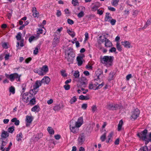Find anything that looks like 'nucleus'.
<instances>
[{"mask_svg": "<svg viewBox=\"0 0 151 151\" xmlns=\"http://www.w3.org/2000/svg\"><path fill=\"white\" fill-rule=\"evenodd\" d=\"M75 57V54L73 48L69 47L66 50L65 57L68 62H73Z\"/></svg>", "mask_w": 151, "mask_h": 151, "instance_id": "1", "label": "nucleus"}, {"mask_svg": "<svg viewBox=\"0 0 151 151\" xmlns=\"http://www.w3.org/2000/svg\"><path fill=\"white\" fill-rule=\"evenodd\" d=\"M114 58L113 56H104L101 58V61L106 66L110 67L113 65Z\"/></svg>", "mask_w": 151, "mask_h": 151, "instance_id": "2", "label": "nucleus"}, {"mask_svg": "<svg viewBox=\"0 0 151 151\" xmlns=\"http://www.w3.org/2000/svg\"><path fill=\"white\" fill-rule=\"evenodd\" d=\"M48 66L45 65L38 69L35 70L34 72L37 73L40 76H43L45 75L48 72Z\"/></svg>", "mask_w": 151, "mask_h": 151, "instance_id": "3", "label": "nucleus"}, {"mask_svg": "<svg viewBox=\"0 0 151 151\" xmlns=\"http://www.w3.org/2000/svg\"><path fill=\"white\" fill-rule=\"evenodd\" d=\"M147 132V131L146 129H145L141 132L138 133L137 134V136L140 139L147 142L148 139Z\"/></svg>", "mask_w": 151, "mask_h": 151, "instance_id": "4", "label": "nucleus"}, {"mask_svg": "<svg viewBox=\"0 0 151 151\" xmlns=\"http://www.w3.org/2000/svg\"><path fill=\"white\" fill-rule=\"evenodd\" d=\"M50 79L47 76H45L41 81H37L35 83V85H41V84H49Z\"/></svg>", "mask_w": 151, "mask_h": 151, "instance_id": "5", "label": "nucleus"}, {"mask_svg": "<svg viewBox=\"0 0 151 151\" xmlns=\"http://www.w3.org/2000/svg\"><path fill=\"white\" fill-rule=\"evenodd\" d=\"M79 127H77L75 125L74 121L71 120L70 122V129L72 132L74 133H77L79 130Z\"/></svg>", "mask_w": 151, "mask_h": 151, "instance_id": "6", "label": "nucleus"}, {"mask_svg": "<svg viewBox=\"0 0 151 151\" xmlns=\"http://www.w3.org/2000/svg\"><path fill=\"white\" fill-rule=\"evenodd\" d=\"M21 99L24 102H28L31 98V95L28 93H22Z\"/></svg>", "mask_w": 151, "mask_h": 151, "instance_id": "7", "label": "nucleus"}, {"mask_svg": "<svg viewBox=\"0 0 151 151\" xmlns=\"http://www.w3.org/2000/svg\"><path fill=\"white\" fill-rule=\"evenodd\" d=\"M98 71H97L96 72V75L94 77V81H96V83H100L101 81V75L99 73H98ZM104 84H103L102 83L101 84L97 83V85H103Z\"/></svg>", "mask_w": 151, "mask_h": 151, "instance_id": "8", "label": "nucleus"}, {"mask_svg": "<svg viewBox=\"0 0 151 151\" xmlns=\"http://www.w3.org/2000/svg\"><path fill=\"white\" fill-rule=\"evenodd\" d=\"M21 75H19L17 73H14L11 74V81H13L15 79L17 81H20Z\"/></svg>", "mask_w": 151, "mask_h": 151, "instance_id": "9", "label": "nucleus"}, {"mask_svg": "<svg viewBox=\"0 0 151 151\" xmlns=\"http://www.w3.org/2000/svg\"><path fill=\"white\" fill-rule=\"evenodd\" d=\"M33 119V117L31 115H27L26 116V126L27 127H29Z\"/></svg>", "mask_w": 151, "mask_h": 151, "instance_id": "10", "label": "nucleus"}, {"mask_svg": "<svg viewBox=\"0 0 151 151\" xmlns=\"http://www.w3.org/2000/svg\"><path fill=\"white\" fill-rule=\"evenodd\" d=\"M54 37L52 43V46L53 47H55L60 42V37L57 36L56 35H54Z\"/></svg>", "mask_w": 151, "mask_h": 151, "instance_id": "11", "label": "nucleus"}, {"mask_svg": "<svg viewBox=\"0 0 151 151\" xmlns=\"http://www.w3.org/2000/svg\"><path fill=\"white\" fill-rule=\"evenodd\" d=\"M39 86H32L31 87L30 93L32 95L35 94L39 90Z\"/></svg>", "mask_w": 151, "mask_h": 151, "instance_id": "12", "label": "nucleus"}, {"mask_svg": "<svg viewBox=\"0 0 151 151\" xmlns=\"http://www.w3.org/2000/svg\"><path fill=\"white\" fill-rule=\"evenodd\" d=\"M139 114V109H137L134 111L131 115L132 119H135L138 116Z\"/></svg>", "mask_w": 151, "mask_h": 151, "instance_id": "13", "label": "nucleus"}, {"mask_svg": "<svg viewBox=\"0 0 151 151\" xmlns=\"http://www.w3.org/2000/svg\"><path fill=\"white\" fill-rule=\"evenodd\" d=\"M75 125H76L77 127H80L83 124V119L82 117L79 118L77 121L74 122Z\"/></svg>", "mask_w": 151, "mask_h": 151, "instance_id": "14", "label": "nucleus"}, {"mask_svg": "<svg viewBox=\"0 0 151 151\" xmlns=\"http://www.w3.org/2000/svg\"><path fill=\"white\" fill-rule=\"evenodd\" d=\"M85 135L83 134H81L78 139V143L80 145L82 144L84 142L85 138Z\"/></svg>", "mask_w": 151, "mask_h": 151, "instance_id": "15", "label": "nucleus"}, {"mask_svg": "<svg viewBox=\"0 0 151 151\" xmlns=\"http://www.w3.org/2000/svg\"><path fill=\"white\" fill-rule=\"evenodd\" d=\"M122 45L125 47L126 48H130L132 47L130 43L127 41H124L121 42Z\"/></svg>", "mask_w": 151, "mask_h": 151, "instance_id": "16", "label": "nucleus"}, {"mask_svg": "<svg viewBox=\"0 0 151 151\" xmlns=\"http://www.w3.org/2000/svg\"><path fill=\"white\" fill-rule=\"evenodd\" d=\"M43 134L42 133L37 134L35 135L33 137L34 141L35 142L37 141L39 139L42 137Z\"/></svg>", "mask_w": 151, "mask_h": 151, "instance_id": "17", "label": "nucleus"}, {"mask_svg": "<svg viewBox=\"0 0 151 151\" xmlns=\"http://www.w3.org/2000/svg\"><path fill=\"white\" fill-rule=\"evenodd\" d=\"M64 107V105L62 103L55 105L53 108V109L55 111H59Z\"/></svg>", "mask_w": 151, "mask_h": 151, "instance_id": "18", "label": "nucleus"}, {"mask_svg": "<svg viewBox=\"0 0 151 151\" xmlns=\"http://www.w3.org/2000/svg\"><path fill=\"white\" fill-rule=\"evenodd\" d=\"M32 15L35 17H38L39 16V13L37 12L36 8L35 7H33L32 8Z\"/></svg>", "mask_w": 151, "mask_h": 151, "instance_id": "19", "label": "nucleus"}, {"mask_svg": "<svg viewBox=\"0 0 151 151\" xmlns=\"http://www.w3.org/2000/svg\"><path fill=\"white\" fill-rule=\"evenodd\" d=\"M114 135V132L113 131H111L109 134L107 136V139L106 140V143H109L111 140V138L113 137Z\"/></svg>", "mask_w": 151, "mask_h": 151, "instance_id": "20", "label": "nucleus"}, {"mask_svg": "<svg viewBox=\"0 0 151 151\" xmlns=\"http://www.w3.org/2000/svg\"><path fill=\"white\" fill-rule=\"evenodd\" d=\"M112 18L111 14L109 13H106V14L104 18V20L105 21L109 22V21Z\"/></svg>", "mask_w": 151, "mask_h": 151, "instance_id": "21", "label": "nucleus"}, {"mask_svg": "<svg viewBox=\"0 0 151 151\" xmlns=\"http://www.w3.org/2000/svg\"><path fill=\"white\" fill-rule=\"evenodd\" d=\"M123 124V122L122 120H121L118 124L117 127V130L119 131H120L123 129V128L122 127Z\"/></svg>", "mask_w": 151, "mask_h": 151, "instance_id": "22", "label": "nucleus"}, {"mask_svg": "<svg viewBox=\"0 0 151 151\" xmlns=\"http://www.w3.org/2000/svg\"><path fill=\"white\" fill-rule=\"evenodd\" d=\"M77 60L78 66H81L83 63V58L80 56H78L77 58Z\"/></svg>", "mask_w": 151, "mask_h": 151, "instance_id": "23", "label": "nucleus"}, {"mask_svg": "<svg viewBox=\"0 0 151 151\" xmlns=\"http://www.w3.org/2000/svg\"><path fill=\"white\" fill-rule=\"evenodd\" d=\"M112 45V43L111 41L108 39L106 40L105 41V46L107 47H111Z\"/></svg>", "mask_w": 151, "mask_h": 151, "instance_id": "24", "label": "nucleus"}, {"mask_svg": "<svg viewBox=\"0 0 151 151\" xmlns=\"http://www.w3.org/2000/svg\"><path fill=\"white\" fill-rule=\"evenodd\" d=\"M81 84L83 85L87 84L88 83V80L85 77H82L80 81Z\"/></svg>", "mask_w": 151, "mask_h": 151, "instance_id": "25", "label": "nucleus"}, {"mask_svg": "<svg viewBox=\"0 0 151 151\" xmlns=\"http://www.w3.org/2000/svg\"><path fill=\"white\" fill-rule=\"evenodd\" d=\"M67 32L72 37H74L75 36L76 34L72 29H68Z\"/></svg>", "mask_w": 151, "mask_h": 151, "instance_id": "26", "label": "nucleus"}, {"mask_svg": "<svg viewBox=\"0 0 151 151\" xmlns=\"http://www.w3.org/2000/svg\"><path fill=\"white\" fill-rule=\"evenodd\" d=\"M39 37L38 35H35V36H31L29 38V41L30 42H31L32 41L34 40H35L38 39Z\"/></svg>", "mask_w": 151, "mask_h": 151, "instance_id": "27", "label": "nucleus"}, {"mask_svg": "<svg viewBox=\"0 0 151 151\" xmlns=\"http://www.w3.org/2000/svg\"><path fill=\"white\" fill-rule=\"evenodd\" d=\"M47 130L50 134L53 135L54 134V130L51 127H48L47 129Z\"/></svg>", "mask_w": 151, "mask_h": 151, "instance_id": "28", "label": "nucleus"}, {"mask_svg": "<svg viewBox=\"0 0 151 151\" xmlns=\"http://www.w3.org/2000/svg\"><path fill=\"white\" fill-rule=\"evenodd\" d=\"M23 135L22 133H19L17 134V140L18 142H21L22 140Z\"/></svg>", "mask_w": 151, "mask_h": 151, "instance_id": "29", "label": "nucleus"}, {"mask_svg": "<svg viewBox=\"0 0 151 151\" xmlns=\"http://www.w3.org/2000/svg\"><path fill=\"white\" fill-rule=\"evenodd\" d=\"M101 86H89V88L91 89L96 90L99 88V86H101L100 88H101Z\"/></svg>", "mask_w": 151, "mask_h": 151, "instance_id": "30", "label": "nucleus"}, {"mask_svg": "<svg viewBox=\"0 0 151 151\" xmlns=\"http://www.w3.org/2000/svg\"><path fill=\"white\" fill-rule=\"evenodd\" d=\"M1 136L3 138V139H4L8 136L9 133L7 132L4 131L2 132Z\"/></svg>", "mask_w": 151, "mask_h": 151, "instance_id": "31", "label": "nucleus"}, {"mask_svg": "<svg viewBox=\"0 0 151 151\" xmlns=\"http://www.w3.org/2000/svg\"><path fill=\"white\" fill-rule=\"evenodd\" d=\"M11 121L13 122H14V124L16 125L17 126L19 124V121L16 118L12 119L11 120Z\"/></svg>", "mask_w": 151, "mask_h": 151, "instance_id": "32", "label": "nucleus"}, {"mask_svg": "<svg viewBox=\"0 0 151 151\" xmlns=\"http://www.w3.org/2000/svg\"><path fill=\"white\" fill-rule=\"evenodd\" d=\"M150 146H151V145L149 147V148L148 149L147 146H145L142 148L140 149L139 151H150V150L151 149L150 148Z\"/></svg>", "mask_w": 151, "mask_h": 151, "instance_id": "33", "label": "nucleus"}, {"mask_svg": "<svg viewBox=\"0 0 151 151\" xmlns=\"http://www.w3.org/2000/svg\"><path fill=\"white\" fill-rule=\"evenodd\" d=\"M77 100V98L76 96H74L70 99L69 102L71 104L74 103Z\"/></svg>", "mask_w": 151, "mask_h": 151, "instance_id": "34", "label": "nucleus"}, {"mask_svg": "<svg viewBox=\"0 0 151 151\" xmlns=\"http://www.w3.org/2000/svg\"><path fill=\"white\" fill-rule=\"evenodd\" d=\"M119 1V0H113L111 2V4L115 6H116L118 5V3Z\"/></svg>", "mask_w": 151, "mask_h": 151, "instance_id": "35", "label": "nucleus"}, {"mask_svg": "<svg viewBox=\"0 0 151 151\" xmlns=\"http://www.w3.org/2000/svg\"><path fill=\"white\" fill-rule=\"evenodd\" d=\"M9 91L10 93L12 94H14L15 93V88L12 86H10L9 88Z\"/></svg>", "mask_w": 151, "mask_h": 151, "instance_id": "36", "label": "nucleus"}, {"mask_svg": "<svg viewBox=\"0 0 151 151\" xmlns=\"http://www.w3.org/2000/svg\"><path fill=\"white\" fill-rule=\"evenodd\" d=\"M106 39H107V38H106L104 37L100 36L99 37V42H101L103 43L104 42H105L106 40Z\"/></svg>", "mask_w": 151, "mask_h": 151, "instance_id": "37", "label": "nucleus"}, {"mask_svg": "<svg viewBox=\"0 0 151 151\" xmlns=\"http://www.w3.org/2000/svg\"><path fill=\"white\" fill-rule=\"evenodd\" d=\"M63 29V27H62L58 28L55 32V34H57L58 35H60Z\"/></svg>", "mask_w": 151, "mask_h": 151, "instance_id": "38", "label": "nucleus"}, {"mask_svg": "<svg viewBox=\"0 0 151 151\" xmlns=\"http://www.w3.org/2000/svg\"><path fill=\"white\" fill-rule=\"evenodd\" d=\"M39 106L37 105H36L32 108L31 110L33 112L37 111L39 110Z\"/></svg>", "mask_w": 151, "mask_h": 151, "instance_id": "39", "label": "nucleus"}, {"mask_svg": "<svg viewBox=\"0 0 151 151\" xmlns=\"http://www.w3.org/2000/svg\"><path fill=\"white\" fill-rule=\"evenodd\" d=\"M106 132L104 133L100 137V139L102 142H104L105 141L106 137Z\"/></svg>", "mask_w": 151, "mask_h": 151, "instance_id": "40", "label": "nucleus"}, {"mask_svg": "<svg viewBox=\"0 0 151 151\" xmlns=\"http://www.w3.org/2000/svg\"><path fill=\"white\" fill-rule=\"evenodd\" d=\"M116 46L117 49L118 51H121L122 50V47L119 42H117Z\"/></svg>", "mask_w": 151, "mask_h": 151, "instance_id": "41", "label": "nucleus"}, {"mask_svg": "<svg viewBox=\"0 0 151 151\" xmlns=\"http://www.w3.org/2000/svg\"><path fill=\"white\" fill-rule=\"evenodd\" d=\"M73 76L75 78H78L80 76V73L78 71H75L73 74Z\"/></svg>", "mask_w": 151, "mask_h": 151, "instance_id": "42", "label": "nucleus"}, {"mask_svg": "<svg viewBox=\"0 0 151 151\" xmlns=\"http://www.w3.org/2000/svg\"><path fill=\"white\" fill-rule=\"evenodd\" d=\"M114 74V73L113 72H111L110 73L108 77V80L109 81H111L113 79Z\"/></svg>", "mask_w": 151, "mask_h": 151, "instance_id": "43", "label": "nucleus"}, {"mask_svg": "<svg viewBox=\"0 0 151 151\" xmlns=\"http://www.w3.org/2000/svg\"><path fill=\"white\" fill-rule=\"evenodd\" d=\"M60 72L61 75L63 77H65L67 76V74L66 73V71L65 70H61Z\"/></svg>", "mask_w": 151, "mask_h": 151, "instance_id": "44", "label": "nucleus"}, {"mask_svg": "<svg viewBox=\"0 0 151 151\" xmlns=\"http://www.w3.org/2000/svg\"><path fill=\"white\" fill-rule=\"evenodd\" d=\"M10 148L9 147H8L7 148L5 149V148H4V147L2 146H1L0 147V149L1 150V151H9Z\"/></svg>", "mask_w": 151, "mask_h": 151, "instance_id": "45", "label": "nucleus"}, {"mask_svg": "<svg viewBox=\"0 0 151 151\" xmlns=\"http://www.w3.org/2000/svg\"><path fill=\"white\" fill-rule=\"evenodd\" d=\"M84 15V12L83 11H81L78 14V17L79 18L83 17Z\"/></svg>", "mask_w": 151, "mask_h": 151, "instance_id": "46", "label": "nucleus"}, {"mask_svg": "<svg viewBox=\"0 0 151 151\" xmlns=\"http://www.w3.org/2000/svg\"><path fill=\"white\" fill-rule=\"evenodd\" d=\"M72 4L73 6H76L78 4V0H72Z\"/></svg>", "mask_w": 151, "mask_h": 151, "instance_id": "47", "label": "nucleus"}, {"mask_svg": "<svg viewBox=\"0 0 151 151\" xmlns=\"http://www.w3.org/2000/svg\"><path fill=\"white\" fill-rule=\"evenodd\" d=\"M11 56V55L9 54V53H7L5 54L4 58L5 60H8L9 58Z\"/></svg>", "mask_w": 151, "mask_h": 151, "instance_id": "48", "label": "nucleus"}, {"mask_svg": "<svg viewBox=\"0 0 151 151\" xmlns=\"http://www.w3.org/2000/svg\"><path fill=\"white\" fill-rule=\"evenodd\" d=\"M37 34L39 35L40 34H42L43 32V30L42 28H39L38 29L37 31Z\"/></svg>", "mask_w": 151, "mask_h": 151, "instance_id": "49", "label": "nucleus"}, {"mask_svg": "<svg viewBox=\"0 0 151 151\" xmlns=\"http://www.w3.org/2000/svg\"><path fill=\"white\" fill-rule=\"evenodd\" d=\"M21 34L20 32H19L18 33L17 35L16 36V38L17 40H19L21 39Z\"/></svg>", "mask_w": 151, "mask_h": 151, "instance_id": "50", "label": "nucleus"}, {"mask_svg": "<svg viewBox=\"0 0 151 151\" xmlns=\"http://www.w3.org/2000/svg\"><path fill=\"white\" fill-rule=\"evenodd\" d=\"M116 51V49L114 47H111L109 50L110 52H115Z\"/></svg>", "mask_w": 151, "mask_h": 151, "instance_id": "51", "label": "nucleus"}, {"mask_svg": "<svg viewBox=\"0 0 151 151\" xmlns=\"http://www.w3.org/2000/svg\"><path fill=\"white\" fill-rule=\"evenodd\" d=\"M1 139L2 140V144L1 146H2L4 147L6 145L7 142H6V140H5L6 141L4 140L5 139Z\"/></svg>", "mask_w": 151, "mask_h": 151, "instance_id": "52", "label": "nucleus"}, {"mask_svg": "<svg viewBox=\"0 0 151 151\" xmlns=\"http://www.w3.org/2000/svg\"><path fill=\"white\" fill-rule=\"evenodd\" d=\"M147 138L148 139L147 141V143H148L149 141L151 142V132H150L149 135H147Z\"/></svg>", "mask_w": 151, "mask_h": 151, "instance_id": "53", "label": "nucleus"}, {"mask_svg": "<svg viewBox=\"0 0 151 151\" xmlns=\"http://www.w3.org/2000/svg\"><path fill=\"white\" fill-rule=\"evenodd\" d=\"M109 22H110L112 25H113L115 24L116 22V20L115 19H112V18L111 19V20L109 21Z\"/></svg>", "mask_w": 151, "mask_h": 151, "instance_id": "54", "label": "nucleus"}, {"mask_svg": "<svg viewBox=\"0 0 151 151\" xmlns=\"http://www.w3.org/2000/svg\"><path fill=\"white\" fill-rule=\"evenodd\" d=\"M14 130V127H12L8 128V131L9 132L12 133Z\"/></svg>", "mask_w": 151, "mask_h": 151, "instance_id": "55", "label": "nucleus"}, {"mask_svg": "<svg viewBox=\"0 0 151 151\" xmlns=\"http://www.w3.org/2000/svg\"><path fill=\"white\" fill-rule=\"evenodd\" d=\"M35 103V98H33L30 101V104L32 105L34 104Z\"/></svg>", "mask_w": 151, "mask_h": 151, "instance_id": "56", "label": "nucleus"}, {"mask_svg": "<svg viewBox=\"0 0 151 151\" xmlns=\"http://www.w3.org/2000/svg\"><path fill=\"white\" fill-rule=\"evenodd\" d=\"M87 107V104H83L81 106V108L83 109H86Z\"/></svg>", "mask_w": 151, "mask_h": 151, "instance_id": "57", "label": "nucleus"}, {"mask_svg": "<svg viewBox=\"0 0 151 151\" xmlns=\"http://www.w3.org/2000/svg\"><path fill=\"white\" fill-rule=\"evenodd\" d=\"M104 11L101 10L99 9L97 10V13L99 15H101L103 14Z\"/></svg>", "mask_w": 151, "mask_h": 151, "instance_id": "58", "label": "nucleus"}, {"mask_svg": "<svg viewBox=\"0 0 151 151\" xmlns=\"http://www.w3.org/2000/svg\"><path fill=\"white\" fill-rule=\"evenodd\" d=\"M91 108H92V111L93 112H95V111H96V110H97V107L96 105H93L92 106Z\"/></svg>", "mask_w": 151, "mask_h": 151, "instance_id": "59", "label": "nucleus"}, {"mask_svg": "<svg viewBox=\"0 0 151 151\" xmlns=\"http://www.w3.org/2000/svg\"><path fill=\"white\" fill-rule=\"evenodd\" d=\"M67 21L68 23L70 24H73L74 23L73 21L70 19H68Z\"/></svg>", "mask_w": 151, "mask_h": 151, "instance_id": "60", "label": "nucleus"}, {"mask_svg": "<svg viewBox=\"0 0 151 151\" xmlns=\"http://www.w3.org/2000/svg\"><path fill=\"white\" fill-rule=\"evenodd\" d=\"M2 46L4 48L7 49L8 48V45L6 43L4 42L2 43Z\"/></svg>", "mask_w": 151, "mask_h": 151, "instance_id": "61", "label": "nucleus"}, {"mask_svg": "<svg viewBox=\"0 0 151 151\" xmlns=\"http://www.w3.org/2000/svg\"><path fill=\"white\" fill-rule=\"evenodd\" d=\"M108 9L111 11L114 12L116 11V9L113 7H111V6H108Z\"/></svg>", "mask_w": 151, "mask_h": 151, "instance_id": "62", "label": "nucleus"}, {"mask_svg": "<svg viewBox=\"0 0 151 151\" xmlns=\"http://www.w3.org/2000/svg\"><path fill=\"white\" fill-rule=\"evenodd\" d=\"M132 77V74H129L127 76H126V79L128 81L129 79Z\"/></svg>", "mask_w": 151, "mask_h": 151, "instance_id": "63", "label": "nucleus"}, {"mask_svg": "<svg viewBox=\"0 0 151 151\" xmlns=\"http://www.w3.org/2000/svg\"><path fill=\"white\" fill-rule=\"evenodd\" d=\"M53 102V100L52 99H50L47 101V103L48 104L50 105L52 104Z\"/></svg>", "mask_w": 151, "mask_h": 151, "instance_id": "64", "label": "nucleus"}]
</instances>
